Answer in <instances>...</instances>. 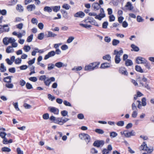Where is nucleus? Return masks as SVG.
I'll use <instances>...</instances> for the list:
<instances>
[{
	"label": "nucleus",
	"mask_w": 154,
	"mask_h": 154,
	"mask_svg": "<svg viewBox=\"0 0 154 154\" xmlns=\"http://www.w3.org/2000/svg\"><path fill=\"white\" fill-rule=\"evenodd\" d=\"M12 77H13L12 76H10L5 77L4 79V82L6 83L11 82V78Z\"/></svg>",
	"instance_id": "21"
},
{
	"label": "nucleus",
	"mask_w": 154,
	"mask_h": 154,
	"mask_svg": "<svg viewBox=\"0 0 154 154\" xmlns=\"http://www.w3.org/2000/svg\"><path fill=\"white\" fill-rule=\"evenodd\" d=\"M85 16V13L82 11L78 12L74 15V16L75 17H79L81 18H83Z\"/></svg>",
	"instance_id": "13"
},
{
	"label": "nucleus",
	"mask_w": 154,
	"mask_h": 154,
	"mask_svg": "<svg viewBox=\"0 0 154 154\" xmlns=\"http://www.w3.org/2000/svg\"><path fill=\"white\" fill-rule=\"evenodd\" d=\"M44 36V33H41L38 35V39H42Z\"/></svg>",
	"instance_id": "49"
},
{
	"label": "nucleus",
	"mask_w": 154,
	"mask_h": 154,
	"mask_svg": "<svg viewBox=\"0 0 154 154\" xmlns=\"http://www.w3.org/2000/svg\"><path fill=\"white\" fill-rule=\"evenodd\" d=\"M146 60L143 57H138L136 58V62L137 64H144L146 62Z\"/></svg>",
	"instance_id": "10"
},
{
	"label": "nucleus",
	"mask_w": 154,
	"mask_h": 154,
	"mask_svg": "<svg viewBox=\"0 0 154 154\" xmlns=\"http://www.w3.org/2000/svg\"><path fill=\"white\" fill-rule=\"evenodd\" d=\"M79 136L81 137L82 136L83 139L84 140L87 144H88L90 141L91 138L89 135L86 134H82L79 135ZM81 139H82V138H81Z\"/></svg>",
	"instance_id": "7"
},
{
	"label": "nucleus",
	"mask_w": 154,
	"mask_h": 154,
	"mask_svg": "<svg viewBox=\"0 0 154 154\" xmlns=\"http://www.w3.org/2000/svg\"><path fill=\"white\" fill-rule=\"evenodd\" d=\"M21 58H17L15 60V63L16 64H19L21 63Z\"/></svg>",
	"instance_id": "63"
},
{
	"label": "nucleus",
	"mask_w": 154,
	"mask_h": 154,
	"mask_svg": "<svg viewBox=\"0 0 154 154\" xmlns=\"http://www.w3.org/2000/svg\"><path fill=\"white\" fill-rule=\"evenodd\" d=\"M6 52L8 53H12L14 52V49L11 46H8L6 50Z\"/></svg>",
	"instance_id": "25"
},
{
	"label": "nucleus",
	"mask_w": 154,
	"mask_h": 154,
	"mask_svg": "<svg viewBox=\"0 0 154 154\" xmlns=\"http://www.w3.org/2000/svg\"><path fill=\"white\" fill-rule=\"evenodd\" d=\"M33 35L32 34L31 35L27 37V41L28 42H31L33 39Z\"/></svg>",
	"instance_id": "51"
},
{
	"label": "nucleus",
	"mask_w": 154,
	"mask_h": 154,
	"mask_svg": "<svg viewBox=\"0 0 154 154\" xmlns=\"http://www.w3.org/2000/svg\"><path fill=\"white\" fill-rule=\"evenodd\" d=\"M48 109L51 112L53 113L54 114L57 115L59 113V109L55 107H49Z\"/></svg>",
	"instance_id": "11"
},
{
	"label": "nucleus",
	"mask_w": 154,
	"mask_h": 154,
	"mask_svg": "<svg viewBox=\"0 0 154 154\" xmlns=\"http://www.w3.org/2000/svg\"><path fill=\"white\" fill-rule=\"evenodd\" d=\"M92 7L94 10H98L101 7L100 5L97 2L93 3L92 5Z\"/></svg>",
	"instance_id": "17"
},
{
	"label": "nucleus",
	"mask_w": 154,
	"mask_h": 154,
	"mask_svg": "<svg viewBox=\"0 0 154 154\" xmlns=\"http://www.w3.org/2000/svg\"><path fill=\"white\" fill-rule=\"evenodd\" d=\"M103 60H107L108 61H111V57L109 54H107L103 56Z\"/></svg>",
	"instance_id": "32"
},
{
	"label": "nucleus",
	"mask_w": 154,
	"mask_h": 154,
	"mask_svg": "<svg viewBox=\"0 0 154 154\" xmlns=\"http://www.w3.org/2000/svg\"><path fill=\"white\" fill-rule=\"evenodd\" d=\"M55 54V52L54 51H52L48 52L47 54L45 55L44 57V59H48L50 57L54 56Z\"/></svg>",
	"instance_id": "14"
},
{
	"label": "nucleus",
	"mask_w": 154,
	"mask_h": 154,
	"mask_svg": "<svg viewBox=\"0 0 154 154\" xmlns=\"http://www.w3.org/2000/svg\"><path fill=\"white\" fill-rule=\"evenodd\" d=\"M146 147H147V145L145 142H143L139 149L140 150H145Z\"/></svg>",
	"instance_id": "28"
},
{
	"label": "nucleus",
	"mask_w": 154,
	"mask_h": 154,
	"mask_svg": "<svg viewBox=\"0 0 154 154\" xmlns=\"http://www.w3.org/2000/svg\"><path fill=\"white\" fill-rule=\"evenodd\" d=\"M17 2V0H12L8 2V4L9 5H15Z\"/></svg>",
	"instance_id": "42"
},
{
	"label": "nucleus",
	"mask_w": 154,
	"mask_h": 154,
	"mask_svg": "<svg viewBox=\"0 0 154 154\" xmlns=\"http://www.w3.org/2000/svg\"><path fill=\"white\" fill-rule=\"evenodd\" d=\"M48 70H51V69L54 68V66H55L54 64L52 63H50L48 65Z\"/></svg>",
	"instance_id": "43"
},
{
	"label": "nucleus",
	"mask_w": 154,
	"mask_h": 154,
	"mask_svg": "<svg viewBox=\"0 0 154 154\" xmlns=\"http://www.w3.org/2000/svg\"><path fill=\"white\" fill-rule=\"evenodd\" d=\"M20 85L21 86H23L25 85L26 82L23 79H21L19 82Z\"/></svg>",
	"instance_id": "64"
},
{
	"label": "nucleus",
	"mask_w": 154,
	"mask_h": 154,
	"mask_svg": "<svg viewBox=\"0 0 154 154\" xmlns=\"http://www.w3.org/2000/svg\"><path fill=\"white\" fill-rule=\"evenodd\" d=\"M142 105L141 104V101L139 100H137L136 102V104L138 105L137 107L139 109H141L142 107V105L143 106H145L146 105V99L145 97H143L141 100Z\"/></svg>",
	"instance_id": "5"
},
{
	"label": "nucleus",
	"mask_w": 154,
	"mask_h": 154,
	"mask_svg": "<svg viewBox=\"0 0 154 154\" xmlns=\"http://www.w3.org/2000/svg\"><path fill=\"white\" fill-rule=\"evenodd\" d=\"M13 105H14L15 108L17 111H19L20 110V109L18 107V103L17 102L13 103Z\"/></svg>",
	"instance_id": "55"
},
{
	"label": "nucleus",
	"mask_w": 154,
	"mask_h": 154,
	"mask_svg": "<svg viewBox=\"0 0 154 154\" xmlns=\"http://www.w3.org/2000/svg\"><path fill=\"white\" fill-rule=\"evenodd\" d=\"M55 79L54 77H51L50 78H47L44 82V83L46 86H49L51 82H54Z\"/></svg>",
	"instance_id": "9"
},
{
	"label": "nucleus",
	"mask_w": 154,
	"mask_h": 154,
	"mask_svg": "<svg viewBox=\"0 0 154 154\" xmlns=\"http://www.w3.org/2000/svg\"><path fill=\"white\" fill-rule=\"evenodd\" d=\"M125 7H127L128 9L130 11L132 10L134 8V7L132 6L131 3L129 2H127L126 5H125Z\"/></svg>",
	"instance_id": "18"
},
{
	"label": "nucleus",
	"mask_w": 154,
	"mask_h": 154,
	"mask_svg": "<svg viewBox=\"0 0 154 154\" xmlns=\"http://www.w3.org/2000/svg\"><path fill=\"white\" fill-rule=\"evenodd\" d=\"M131 47L134 51H138L139 50V48L134 44H132L131 45Z\"/></svg>",
	"instance_id": "39"
},
{
	"label": "nucleus",
	"mask_w": 154,
	"mask_h": 154,
	"mask_svg": "<svg viewBox=\"0 0 154 154\" xmlns=\"http://www.w3.org/2000/svg\"><path fill=\"white\" fill-rule=\"evenodd\" d=\"M117 135V133L115 132L112 131L110 132V136L111 138L115 137Z\"/></svg>",
	"instance_id": "37"
},
{
	"label": "nucleus",
	"mask_w": 154,
	"mask_h": 154,
	"mask_svg": "<svg viewBox=\"0 0 154 154\" xmlns=\"http://www.w3.org/2000/svg\"><path fill=\"white\" fill-rule=\"evenodd\" d=\"M61 12L62 13V14L63 15V16L65 18H67V13L66 11L63 10H61Z\"/></svg>",
	"instance_id": "48"
},
{
	"label": "nucleus",
	"mask_w": 154,
	"mask_h": 154,
	"mask_svg": "<svg viewBox=\"0 0 154 154\" xmlns=\"http://www.w3.org/2000/svg\"><path fill=\"white\" fill-rule=\"evenodd\" d=\"M110 67L109 64L107 63H102L100 66V68L102 69H105L106 68Z\"/></svg>",
	"instance_id": "23"
},
{
	"label": "nucleus",
	"mask_w": 154,
	"mask_h": 154,
	"mask_svg": "<svg viewBox=\"0 0 154 154\" xmlns=\"http://www.w3.org/2000/svg\"><path fill=\"white\" fill-rule=\"evenodd\" d=\"M43 10L45 12H47L48 13H51L52 11V6H45L44 7Z\"/></svg>",
	"instance_id": "19"
},
{
	"label": "nucleus",
	"mask_w": 154,
	"mask_h": 154,
	"mask_svg": "<svg viewBox=\"0 0 154 154\" xmlns=\"http://www.w3.org/2000/svg\"><path fill=\"white\" fill-rule=\"evenodd\" d=\"M119 71L120 73L124 75H127L128 74L126 68L125 67H121L120 68Z\"/></svg>",
	"instance_id": "15"
},
{
	"label": "nucleus",
	"mask_w": 154,
	"mask_h": 154,
	"mask_svg": "<svg viewBox=\"0 0 154 154\" xmlns=\"http://www.w3.org/2000/svg\"><path fill=\"white\" fill-rule=\"evenodd\" d=\"M6 135L7 134L5 132H1L0 133V137L3 139L5 138Z\"/></svg>",
	"instance_id": "59"
},
{
	"label": "nucleus",
	"mask_w": 154,
	"mask_h": 154,
	"mask_svg": "<svg viewBox=\"0 0 154 154\" xmlns=\"http://www.w3.org/2000/svg\"><path fill=\"white\" fill-rule=\"evenodd\" d=\"M2 150L3 152H9L11 151V149L8 147H4L2 148Z\"/></svg>",
	"instance_id": "35"
},
{
	"label": "nucleus",
	"mask_w": 154,
	"mask_h": 154,
	"mask_svg": "<svg viewBox=\"0 0 154 154\" xmlns=\"http://www.w3.org/2000/svg\"><path fill=\"white\" fill-rule=\"evenodd\" d=\"M9 30V28H8V25H4L3 26L0 25V31L3 32H8Z\"/></svg>",
	"instance_id": "12"
},
{
	"label": "nucleus",
	"mask_w": 154,
	"mask_h": 154,
	"mask_svg": "<svg viewBox=\"0 0 154 154\" xmlns=\"http://www.w3.org/2000/svg\"><path fill=\"white\" fill-rule=\"evenodd\" d=\"M108 25V23L107 21L104 22L102 24V28L104 29H106Z\"/></svg>",
	"instance_id": "56"
},
{
	"label": "nucleus",
	"mask_w": 154,
	"mask_h": 154,
	"mask_svg": "<svg viewBox=\"0 0 154 154\" xmlns=\"http://www.w3.org/2000/svg\"><path fill=\"white\" fill-rule=\"evenodd\" d=\"M48 98L50 100H51L52 101H53L55 99L54 96H52L50 94H48Z\"/></svg>",
	"instance_id": "61"
},
{
	"label": "nucleus",
	"mask_w": 154,
	"mask_h": 154,
	"mask_svg": "<svg viewBox=\"0 0 154 154\" xmlns=\"http://www.w3.org/2000/svg\"><path fill=\"white\" fill-rule=\"evenodd\" d=\"M5 86L8 88H12L14 87L13 85L11 82L7 83L5 85Z\"/></svg>",
	"instance_id": "36"
},
{
	"label": "nucleus",
	"mask_w": 154,
	"mask_h": 154,
	"mask_svg": "<svg viewBox=\"0 0 154 154\" xmlns=\"http://www.w3.org/2000/svg\"><path fill=\"white\" fill-rule=\"evenodd\" d=\"M6 70V68L4 66V64L3 63H1L0 66V71L2 72H5Z\"/></svg>",
	"instance_id": "33"
},
{
	"label": "nucleus",
	"mask_w": 154,
	"mask_h": 154,
	"mask_svg": "<svg viewBox=\"0 0 154 154\" xmlns=\"http://www.w3.org/2000/svg\"><path fill=\"white\" fill-rule=\"evenodd\" d=\"M8 37H5L4 38L3 40V42L4 45H7L8 44Z\"/></svg>",
	"instance_id": "40"
},
{
	"label": "nucleus",
	"mask_w": 154,
	"mask_h": 154,
	"mask_svg": "<svg viewBox=\"0 0 154 154\" xmlns=\"http://www.w3.org/2000/svg\"><path fill=\"white\" fill-rule=\"evenodd\" d=\"M60 6H52V10L55 12H57L60 10Z\"/></svg>",
	"instance_id": "24"
},
{
	"label": "nucleus",
	"mask_w": 154,
	"mask_h": 154,
	"mask_svg": "<svg viewBox=\"0 0 154 154\" xmlns=\"http://www.w3.org/2000/svg\"><path fill=\"white\" fill-rule=\"evenodd\" d=\"M99 64V63H97L96 62L90 63L88 65H86L85 66V70L91 71L96 69L98 68V66Z\"/></svg>",
	"instance_id": "3"
},
{
	"label": "nucleus",
	"mask_w": 154,
	"mask_h": 154,
	"mask_svg": "<svg viewBox=\"0 0 154 154\" xmlns=\"http://www.w3.org/2000/svg\"><path fill=\"white\" fill-rule=\"evenodd\" d=\"M51 121H53L56 124H58L60 125H63L64 123L68 121L69 119L65 118L63 119V117L56 118L54 116H51L50 118Z\"/></svg>",
	"instance_id": "1"
},
{
	"label": "nucleus",
	"mask_w": 154,
	"mask_h": 154,
	"mask_svg": "<svg viewBox=\"0 0 154 154\" xmlns=\"http://www.w3.org/2000/svg\"><path fill=\"white\" fill-rule=\"evenodd\" d=\"M153 150V147L152 146H151L150 147H148L147 146L145 149V151H146L148 153H151Z\"/></svg>",
	"instance_id": "29"
},
{
	"label": "nucleus",
	"mask_w": 154,
	"mask_h": 154,
	"mask_svg": "<svg viewBox=\"0 0 154 154\" xmlns=\"http://www.w3.org/2000/svg\"><path fill=\"white\" fill-rule=\"evenodd\" d=\"M31 22L33 24L37 25L38 23V20L36 18H33L32 19Z\"/></svg>",
	"instance_id": "62"
},
{
	"label": "nucleus",
	"mask_w": 154,
	"mask_h": 154,
	"mask_svg": "<svg viewBox=\"0 0 154 154\" xmlns=\"http://www.w3.org/2000/svg\"><path fill=\"white\" fill-rule=\"evenodd\" d=\"M29 79L30 81L33 82H36L37 80V79L35 77H31Z\"/></svg>",
	"instance_id": "54"
},
{
	"label": "nucleus",
	"mask_w": 154,
	"mask_h": 154,
	"mask_svg": "<svg viewBox=\"0 0 154 154\" xmlns=\"http://www.w3.org/2000/svg\"><path fill=\"white\" fill-rule=\"evenodd\" d=\"M55 66L58 68H60L63 66H66V65H65L63 63L60 62L56 63L55 65Z\"/></svg>",
	"instance_id": "22"
},
{
	"label": "nucleus",
	"mask_w": 154,
	"mask_h": 154,
	"mask_svg": "<svg viewBox=\"0 0 154 154\" xmlns=\"http://www.w3.org/2000/svg\"><path fill=\"white\" fill-rule=\"evenodd\" d=\"M140 84L142 86H144L145 88L147 89L148 90H150L151 89L149 85L148 84H146V83L145 85H144V84L142 82V81L140 80Z\"/></svg>",
	"instance_id": "31"
},
{
	"label": "nucleus",
	"mask_w": 154,
	"mask_h": 154,
	"mask_svg": "<svg viewBox=\"0 0 154 154\" xmlns=\"http://www.w3.org/2000/svg\"><path fill=\"white\" fill-rule=\"evenodd\" d=\"M100 13L97 15L96 16H95V18L96 19L101 20L102 18L105 17L106 15L105 14L103 9V8H100Z\"/></svg>",
	"instance_id": "4"
},
{
	"label": "nucleus",
	"mask_w": 154,
	"mask_h": 154,
	"mask_svg": "<svg viewBox=\"0 0 154 154\" xmlns=\"http://www.w3.org/2000/svg\"><path fill=\"white\" fill-rule=\"evenodd\" d=\"M31 49L29 46L25 45L23 47V49L26 52H28Z\"/></svg>",
	"instance_id": "47"
},
{
	"label": "nucleus",
	"mask_w": 154,
	"mask_h": 154,
	"mask_svg": "<svg viewBox=\"0 0 154 154\" xmlns=\"http://www.w3.org/2000/svg\"><path fill=\"white\" fill-rule=\"evenodd\" d=\"M120 133L122 135L124 134L126 137H129L131 136L135 135V133L134 131H132L129 132H128L127 131H124L123 132H121Z\"/></svg>",
	"instance_id": "6"
},
{
	"label": "nucleus",
	"mask_w": 154,
	"mask_h": 154,
	"mask_svg": "<svg viewBox=\"0 0 154 154\" xmlns=\"http://www.w3.org/2000/svg\"><path fill=\"white\" fill-rule=\"evenodd\" d=\"M135 69L137 71L140 73H143V70L140 66L136 65L135 66Z\"/></svg>",
	"instance_id": "27"
},
{
	"label": "nucleus",
	"mask_w": 154,
	"mask_h": 154,
	"mask_svg": "<svg viewBox=\"0 0 154 154\" xmlns=\"http://www.w3.org/2000/svg\"><path fill=\"white\" fill-rule=\"evenodd\" d=\"M36 8V6L34 4H31L28 5L27 9L29 11H31L34 10Z\"/></svg>",
	"instance_id": "16"
},
{
	"label": "nucleus",
	"mask_w": 154,
	"mask_h": 154,
	"mask_svg": "<svg viewBox=\"0 0 154 154\" xmlns=\"http://www.w3.org/2000/svg\"><path fill=\"white\" fill-rule=\"evenodd\" d=\"M123 53V51L121 49L119 51L115 50L114 51L113 55H116L115 57V61L116 64L119 63L121 61L120 57L122 54Z\"/></svg>",
	"instance_id": "2"
},
{
	"label": "nucleus",
	"mask_w": 154,
	"mask_h": 154,
	"mask_svg": "<svg viewBox=\"0 0 154 154\" xmlns=\"http://www.w3.org/2000/svg\"><path fill=\"white\" fill-rule=\"evenodd\" d=\"M133 63L132 61L129 59H127L125 61V65L127 66H131L133 64Z\"/></svg>",
	"instance_id": "30"
},
{
	"label": "nucleus",
	"mask_w": 154,
	"mask_h": 154,
	"mask_svg": "<svg viewBox=\"0 0 154 154\" xmlns=\"http://www.w3.org/2000/svg\"><path fill=\"white\" fill-rule=\"evenodd\" d=\"M47 78L45 75H42L39 77V79L40 81H43L44 82Z\"/></svg>",
	"instance_id": "60"
},
{
	"label": "nucleus",
	"mask_w": 154,
	"mask_h": 154,
	"mask_svg": "<svg viewBox=\"0 0 154 154\" xmlns=\"http://www.w3.org/2000/svg\"><path fill=\"white\" fill-rule=\"evenodd\" d=\"M104 141L102 140H97L94 142L93 145L97 147L102 146L104 144Z\"/></svg>",
	"instance_id": "8"
},
{
	"label": "nucleus",
	"mask_w": 154,
	"mask_h": 154,
	"mask_svg": "<svg viewBox=\"0 0 154 154\" xmlns=\"http://www.w3.org/2000/svg\"><path fill=\"white\" fill-rule=\"evenodd\" d=\"M91 24L97 27L99 26V25L97 23L94 18L93 19V20H92V21Z\"/></svg>",
	"instance_id": "57"
},
{
	"label": "nucleus",
	"mask_w": 154,
	"mask_h": 154,
	"mask_svg": "<svg viewBox=\"0 0 154 154\" xmlns=\"http://www.w3.org/2000/svg\"><path fill=\"white\" fill-rule=\"evenodd\" d=\"M8 44H12L13 42H15L16 41L14 38L12 37L8 38Z\"/></svg>",
	"instance_id": "58"
},
{
	"label": "nucleus",
	"mask_w": 154,
	"mask_h": 154,
	"mask_svg": "<svg viewBox=\"0 0 154 154\" xmlns=\"http://www.w3.org/2000/svg\"><path fill=\"white\" fill-rule=\"evenodd\" d=\"M120 42L119 40L116 39H114L112 41V44L113 46H116Z\"/></svg>",
	"instance_id": "41"
},
{
	"label": "nucleus",
	"mask_w": 154,
	"mask_h": 154,
	"mask_svg": "<svg viewBox=\"0 0 154 154\" xmlns=\"http://www.w3.org/2000/svg\"><path fill=\"white\" fill-rule=\"evenodd\" d=\"M79 25L84 28H90L91 27V26L90 25H88L87 24H83L82 23H80Z\"/></svg>",
	"instance_id": "44"
},
{
	"label": "nucleus",
	"mask_w": 154,
	"mask_h": 154,
	"mask_svg": "<svg viewBox=\"0 0 154 154\" xmlns=\"http://www.w3.org/2000/svg\"><path fill=\"white\" fill-rule=\"evenodd\" d=\"M26 87L28 89H30L33 88L32 85L30 83L28 82L26 83Z\"/></svg>",
	"instance_id": "52"
},
{
	"label": "nucleus",
	"mask_w": 154,
	"mask_h": 154,
	"mask_svg": "<svg viewBox=\"0 0 154 154\" xmlns=\"http://www.w3.org/2000/svg\"><path fill=\"white\" fill-rule=\"evenodd\" d=\"M93 19V18L91 17H88L87 18L84 20V21L86 23H89L91 24Z\"/></svg>",
	"instance_id": "20"
},
{
	"label": "nucleus",
	"mask_w": 154,
	"mask_h": 154,
	"mask_svg": "<svg viewBox=\"0 0 154 154\" xmlns=\"http://www.w3.org/2000/svg\"><path fill=\"white\" fill-rule=\"evenodd\" d=\"M62 7L66 10H68L70 8V6L67 4L65 3L62 5Z\"/></svg>",
	"instance_id": "38"
},
{
	"label": "nucleus",
	"mask_w": 154,
	"mask_h": 154,
	"mask_svg": "<svg viewBox=\"0 0 154 154\" xmlns=\"http://www.w3.org/2000/svg\"><path fill=\"white\" fill-rule=\"evenodd\" d=\"M57 34L53 33L51 32V31H48V35H47V37H54L57 36Z\"/></svg>",
	"instance_id": "34"
},
{
	"label": "nucleus",
	"mask_w": 154,
	"mask_h": 154,
	"mask_svg": "<svg viewBox=\"0 0 154 154\" xmlns=\"http://www.w3.org/2000/svg\"><path fill=\"white\" fill-rule=\"evenodd\" d=\"M124 124V122L123 121H119L116 123V125L119 126H123Z\"/></svg>",
	"instance_id": "53"
},
{
	"label": "nucleus",
	"mask_w": 154,
	"mask_h": 154,
	"mask_svg": "<svg viewBox=\"0 0 154 154\" xmlns=\"http://www.w3.org/2000/svg\"><path fill=\"white\" fill-rule=\"evenodd\" d=\"M95 131L96 132L100 134H102L104 133V131L100 129H96L95 130Z\"/></svg>",
	"instance_id": "45"
},
{
	"label": "nucleus",
	"mask_w": 154,
	"mask_h": 154,
	"mask_svg": "<svg viewBox=\"0 0 154 154\" xmlns=\"http://www.w3.org/2000/svg\"><path fill=\"white\" fill-rule=\"evenodd\" d=\"M16 10L20 12H22L23 11V7L20 5H17L16 7Z\"/></svg>",
	"instance_id": "26"
},
{
	"label": "nucleus",
	"mask_w": 154,
	"mask_h": 154,
	"mask_svg": "<svg viewBox=\"0 0 154 154\" xmlns=\"http://www.w3.org/2000/svg\"><path fill=\"white\" fill-rule=\"evenodd\" d=\"M23 33H19L18 34L17 37L19 38H21L23 35H24L26 33V32L25 30H22Z\"/></svg>",
	"instance_id": "46"
},
{
	"label": "nucleus",
	"mask_w": 154,
	"mask_h": 154,
	"mask_svg": "<svg viewBox=\"0 0 154 154\" xmlns=\"http://www.w3.org/2000/svg\"><path fill=\"white\" fill-rule=\"evenodd\" d=\"M144 64H145L144 66L146 68L148 69H151L150 64L149 63L147 62V60H146V63Z\"/></svg>",
	"instance_id": "50"
}]
</instances>
